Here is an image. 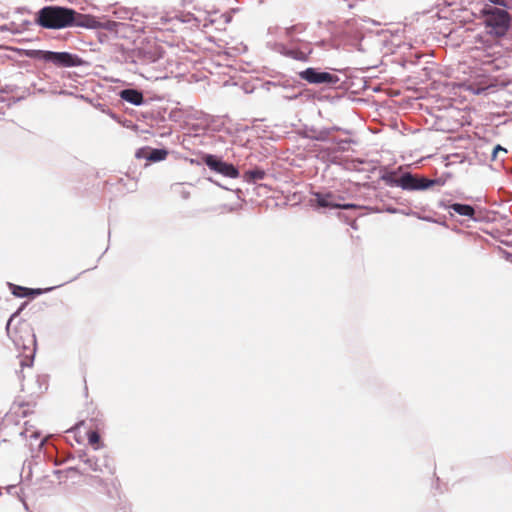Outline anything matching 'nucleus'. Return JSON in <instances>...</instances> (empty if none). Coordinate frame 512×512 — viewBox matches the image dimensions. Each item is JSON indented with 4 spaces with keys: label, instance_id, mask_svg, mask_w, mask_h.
Returning <instances> with one entry per match:
<instances>
[{
    "label": "nucleus",
    "instance_id": "1",
    "mask_svg": "<svg viewBox=\"0 0 512 512\" xmlns=\"http://www.w3.org/2000/svg\"><path fill=\"white\" fill-rule=\"evenodd\" d=\"M34 21L45 29L54 30L94 26V21L88 17V14L79 13L73 8L58 5L42 7L36 13Z\"/></svg>",
    "mask_w": 512,
    "mask_h": 512
},
{
    "label": "nucleus",
    "instance_id": "2",
    "mask_svg": "<svg viewBox=\"0 0 512 512\" xmlns=\"http://www.w3.org/2000/svg\"><path fill=\"white\" fill-rule=\"evenodd\" d=\"M304 31L301 24L292 25L284 29V38L288 41V45L282 42H267V47L272 51L279 53L285 57L300 61L308 62L310 55L313 53L310 42H306L297 37Z\"/></svg>",
    "mask_w": 512,
    "mask_h": 512
},
{
    "label": "nucleus",
    "instance_id": "3",
    "mask_svg": "<svg viewBox=\"0 0 512 512\" xmlns=\"http://www.w3.org/2000/svg\"><path fill=\"white\" fill-rule=\"evenodd\" d=\"M380 179L389 187H399L405 191H424L435 185L441 186L445 183L440 178L429 179L410 171H402L401 168L385 172Z\"/></svg>",
    "mask_w": 512,
    "mask_h": 512
},
{
    "label": "nucleus",
    "instance_id": "4",
    "mask_svg": "<svg viewBox=\"0 0 512 512\" xmlns=\"http://www.w3.org/2000/svg\"><path fill=\"white\" fill-rule=\"evenodd\" d=\"M20 312L21 308H19L10 316L6 324V333L17 348L29 350V354L25 356V359L20 360V365L22 367H31L35 354L36 336L32 327L25 322L20 323L19 326L12 327L13 321L20 314Z\"/></svg>",
    "mask_w": 512,
    "mask_h": 512
},
{
    "label": "nucleus",
    "instance_id": "5",
    "mask_svg": "<svg viewBox=\"0 0 512 512\" xmlns=\"http://www.w3.org/2000/svg\"><path fill=\"white\" fill-rule=\"evenodd\" d=\"M484 23L487 33L496 37L504 36L511 23V17L505 9L486 7Z\"/></svg>",
    "mask_w": 512,
    "mask_h": 512
},
{
    "label": "nucleus",
    "instance_id": "6",
    "mask_svg": "<svg viewBox=\"0 0 512 512\" xmlns=\"http://www.w3.org/2000/svg\"><path fill=\"white\" fill-rule=\"evenodd\" d=\"M88 17L94 21L93 27H84L85 29H105L108 31H114L117 34H123L127 37L128 33H140L144 32V25L141 21L136 20V23H123L112 20H106L100 22L95 16L88 14Z\"/></svg>",
    "mask_w": 512,
    "mask_h": 512
},
{
    "label": "nucleus",
    "instance_id": "7",
    "mask_svg": "<svg viewBox=\"0 0 512 512\" xmlns=\"http://www.w3.org/2000/svg\"><path fill=\"white\" fill-rule=\"evenodd\" d=\"M202 161L211 171L224 177L236 179L240 176L239 169L234 164L223 160L218 155L204 154Z\"/></svg>",
    "mask_w": 512,
    "mask_h": 512
},
{
    "label": "nucleus",
    "instance_id": "8",
    "mask_svg": "<svg viewBox=\"0 0 512 512\" xmlns=\"http://www.w3.org/2000/svg\"><path fill=\"white\" fill-rule=\"evenodd\" d=\"M47 63L53 64L57 68H72L89 66L90 63L78 54L67 51H48Z\"/></svg>",
    "mask_w": 512,
    "mask_h": 512
},
{
    "label": "nucleus",
    "instance_id": "9",
    "mask_svg": "<svg viewBox=\"0 0 512 512\" xmlns=\"http://www.w3.org/2000/svg\"><path fill=\"white\" fill-rule=\"evenodd\" d=\"M298 75L302 80L314 85L325 84L332 87L340 81V78L336 74L322 71L321 69L314 67H308L300 71Z\"/></svg>",
    "mask_w": 512,
    "mask_h": 512
},
{
    "label": "nucleus",
    "instance_id": "10",
    "mask_svg": "<svg viewBox=\"0 0 512 512\" xmlns=\"http://www.w3.org/2000/svg\"><path fill=\"white\" fill-rule=\"evenodd\" d=\"M168 151L165 148H149L143 147L136 151L135 157L138 159H146L150 162H159L166 159Z\"/></svg>",
    "mask_w": 512,
    "mask_h": 512
},
{
    "label": "nucleus",
    "instance_id": "11",
    "mask_svg": "<svg viewBox=\"0 0 512 512\" xmlns=\"http://www.w3.org/2000/svg\"><path fill=\"white\" fill-rule=\"evenodd\" d=\"M312 195L314 196L315 202L318 207L325 208V209H338L340 207V203L336 201L338 196H336L332 192H313Z\"/></svg>",
    "mask_w": 512,
    "mask_h": 512
},
{
    "label": "nucleus",
    "instance_id": "12",
    "mask_svg": "<svg viewBox=\"0 0 512 512\" xmlns=\"http://www.w3.org/2000/svg\"><path fill=\"white\" fill-rule=\"evenodd\" d=\"M195 9L203 10L205 12L206 17L204 20L206 22L203 24L204 27H207L208 25H214L219 21L217 18L213 17L218 13L213 0H199V3L197 6H195Z\"/></svg>",
    "mask_w": 512,
    "mask_h": 512
},
{
    "label": "nucleus",
    "instance_id": "13",
    "mask_svg": "<svg viewBox=\"0 0 512 512\" xmlns=\"http://www.w3.org/2000/svg\"><path fill=\"white\" fill-rule=\"evenodd\" d=\"M118 95L122 100L134 106H141L145 103V98L142 91L135 88L122 89L119 91Z\"/></svg>",
    "mask_w": 512,
    "mask_h": 512
},
{
    "label": "nucleus",
    "instance_id": "14",
    "mask_svg": "<svg viewBox=\"0 0 512 512\" xmlns=\"http://www.w3.org/2000/svg\"><path fill=\"white\" fill-rule=\"evenodd\" d=\"M113 14L116 18L122 20H129L128 23H136L137 16L140 14L136 9L127 8L124 6H115Z\"/></svg>",
    "mask_w": 512,
    "mask_h": 512
},
{
    "label": "nucleus",
    "instance_id": "15",
    "mask_svg": "<svg viewBox=\"0 0 512 512\" xmlns=\"http://www.w3.org/2000/svg\"><path fill=\"white\" fill-rule=\"evenodd\" d=\"M135 56L143 64L155 63L161 57V55L159 54V52L156 49L147 50L145 48L137 49L135 52Z\"/></svg>",
    "mask_w": 512,
    "mask_h": 512
},
{
    "label": "nucleus",
    "instance_id": "16",
    "mask_svg": "<svg viewBox=\"0 0 512 512\" xmlns=\"http://www.w3.org/2000/svg\"><path fill=\"white\" fill-rule=\"evenodd\" d=\"M447 208L461 216H465V217L475 220L476 211H475V208L470 204L455 202V203L450 204Z\"/></svg>",
    "mask_w": 512,
    "mask_h": 512
},
{
    "label": "nucleus",
    "instance_id": "17",
    "mask_svg": "<svg viewBox=\"0 0 512 512\" xmlns=\"http://www.w3.org/2000/svg\"><path fill=\"white\" fill-rule=\"evenodd\" d=\"M79 459L87 465L88 469L94 472H103V467L105 466L102 461H100L95 456H89L86 453H82L79 455Z\"/></svg>",
    "mask_w": 512,
    "mask_h": 512
},
{
    "label": "nucleus",
    "instance_id": "18",
    "mask_svg": "<svg viewBox=\"0 0 512 512\" xmlns=\"http://www.w3.org/2000/svg\"><path fill=\"white\" fill-rule=\"evenodd\" d=\"M48 51L49 50L20 49L19 53L22 56L47 63Z\"/></svg>",
    "mask_w": 512,
    "mask_h": 512
},
{
    "label": "nucleus",
    "instance_id": "19",
    "mask_svg": "<svg viewBox=\"0 0 512 512\" xmlns=\"http://www.w3.org/2000/svg\"><path fill=\"white\" fill-rule=\"evenodd\" d=\"M266 176V172L262 168H255L251 170H247L243 174V180L249 184L255 183L258 180L264 179Z\"/></svg>",
    "mask_w": 512,
    "mask_h": 512
},
{
    "label": "nucleus",
    "instance_id": "20",
    "mask_svg": "<svg viewBox=\"0 0 512 512\" xmlns=\"http://www.w3.org/2000/svg\"><path fill=\"white\" fill-rule=\"evenodd\" d=\"M308 138L314 141L326 142L330 140V131L327 128L313 129Z\"/></svg>",
    "mask_w": 512,
    "mask_h": 512
},
{
    "label": "nucleus",
    "instance_id": "21",
    "mask_svg": "<svg viewBox=\"0 0 512 512\" xmlns=\"http://www.w3.org/2000/svg\"><path fill=\"white\" fill-rule=\"evenodd\" d=\"M8 284H9L11 292L14 296L20 297V298L28 297V288L27 287L15 285L12 283H8Z\"/></svg>",
    "mask_w": 512,
    "mask_h": 512
},
{
    "label": "nucleus",
    "instance_id": "22",
    "mask_svg": "<svg viewBox=\"0 0 512 512\" xmlns=\"http://www.w3.org/2000/svg\"><path fill=\"white\" fill-rule=\"evenodd\" d=\"M61 285L55 286V287H48V288H28V297H35L39 296L41 294L47 293L55 289L56 287H60Z\"/></svg>",
    "mask_w": 512,
    "mask_h": 512
},
{
    "label": "nucleus",
    "instance_id": "23",
    "mask_svg": "<svg viewBox=\"0 0 512 512\" xmlns=\"http://www.w3.org/2000/svg\"><path fill=\"white\" fill-rule=\"evenodd\" d=\"M21 437L24 438H30L34 440H39L40 438V432L36 430H32L30 427H26L24 431L20 432L19 434Z\"/></svg>",
    "mask_w": 512,
    "mask_h": 512
},
{
    "label": "nucleus",
    "instance_id": "24",
    "mask_svg": "<svg viewBox=\"0 0 512 512\" xmlns=\"http://www.w3.org/2000/svg\"><path fill=\"white\" fill-rule=\"evenodd\" d=\"M329 141L334 144H337L342 150L345 149L344 145L350 144L353 142L351 139H336V138H333V139L330 138Z\"/></svg>",
    "mask_w": 512,
    "mask_h": 512
},
{
    "label": "nucleus",
    "instance_id": "25",
    "mask_svg": "<svg viewBox=\"0 0 512 512\" xmlns=\"http://www.w3.org/2000/svg\"><path fill=\"white\" fill-rule=\"evenodd\" d=\"M88 441L90 444H98L100 442V435L96 431H91L88 434Z\"/></svg>",
    "mask_w": 512,
    "mask_h": 512
},
{
    "label": "nucleus",
    "instance_id": "26",
    "mask_svg": "<svg viewBox=\"0 0 512 512\" xmlns=\"http://www.w3.org/2000/svg\"><path fill=\"white\" fill-rule=\"evenodd\" d=\"M492 4L498 5L507 9H512L508 4V0H489Z\"/></svg>",
    "mask_w": 512,
    "mask_h": 512
},
{
    "label": "nucleus",
    "instance_id": "27",
    "mask_svg": "<svg viewBox=\"0 0 512 512\" xmlns=\"http://www.w3.org/2000/svg\"><path fill=\"white\" fill-rule=\"evenodd\" d=\"M358 208H360V206H358L357 204H354V203H344V204L340 203V207H338V209H344V210L358 209Z\"/></svg>",
    "mask_w": 512,
    "mask_h": 512
},
{
    "label": "nucleus",
    "instance_id": "28",
    "mask_svg": "<svg viewBox=\"0 0 512 512\" xmlns=\"http://www.w3.org/2000/svg\"><path fill=\"white\" fill-rule=\"evenodd\" d=\"M102 112L110 116L116 122H120L119 117L111 109L102 108Z\"/></svg>",
    "mask_w": 512,
    "mask_h": 512
},
{
    "label": "nucleus",
    "instance_id": "29",
    "mask_svg": "<svg viewBox=\"0 0 512 512\" xmlns=\"http://www.w3.org/2000/svg\"><path fill=\"white\" fill-rule=\"evenodd\" d=\"M219 20L221 21L222 25H226L227 23H229L231 21V17L226 16L225 14H221L219 16Z\"/></svg>",
    "mask_w": 512,
    "mask_h": 512
},
{
    "label": "nucleus",
    "instance_id": "30",
    "mask_svg": "<svg viewBox=\"0 0 512 512\" xmlns=\"http://www.w3.org/2000/svg\"><path fill=\"white\" fill-rule=\"evenodd\" d=\"M265 85H267V86L271 85V86H273L276 89L286 88V86L283 85V84L276 83V82H271V81L266 82Z\"/></svg>",
    "mask_w": 512,
    "mask_h": 512
},
{
    "label": "nucleus",
    "instance_id": "31",
    "mask_svg": "<svg viewBox=\"0 0 512 512\" xmlns=\"http://www.w3.org/2000/svg\"><path fill=\"white\" fill-rule=\"evenodd\" d=\"M327 130H329V131H330V135H331L334 131H343V132H345V133H347V134H349V133H350L348 130H346V129H342V128L338 127V126L328 127V128H327Z\"/></svg>",
    "mask_w": 512,
    "mask_h": 512
},
{
    "label": "nucleus",
    "instance_id": "32",
    "mask_svg": "<svg viewBox=\"0 0 512 512\" xmlns=\"http://www.w3.org/2000/svg\"><path fill=\"white\" fill-rule=\"evenodd\" d=\"M209 180H210L212 183H214L215 185H217V186L221 187L222 189L233 191V189H231V188H229V187H226V186L222 185L221 183H219V182H217V181L213 180L212 178H209Z\"/></svg>",
    "mask_w": 512,
    "mask_h": 512
},
{
    "label": "nucleus",
    "instance_id": "33",
    "mask_svg": "<svg viewBox=\"0 0 512 512\" xmlns=\"http://www.w3.org/2000/svg\"><path fill=\"white\" fill-rule=\"evenodd\" d=\"M493 151H495L496 153H498L499 151H502L504 153L507 152V150L505 148H503L501 145H496L493 149Z\"/></svg>",
    "mask_w": 512,
    "mask_h": 512
},
{
    "label": "nucleus",
    "instance_id": "34",
    "mask_svg": "<svg viewBox=\"0 0 512 512\" xmlns=\"http://www.w3.org/2000/svg\"><path fill=\"white\" fill-rule=\"evenodd\" d=\"M223 209L227 210L228 212H232L235 210V207L229 206V205H223Z\"/></svg>",
    "mask_w": 512,
    "mask_h": 512
},
{
    "label": "nucleus",
    "instance_id": "35",
    "mask_svg": "<svg viewBox=\"0 0 512 512\" xmlns=\"http://www.w3.org/2000/svg\"><path fill=\"white\" fill-rule=\"evenodd\" d=\"M44 443H45V439H41V440L39 441L38 445H37V449H38V450H41V449H42V447H43V445H44Z\"/></svg>",
    "mask_w": 512,
    "mask_h": 512
},
{
    "label": "nucleus",
    "instance_id": "36",
    "mask_svg": "<svg viewBox=\"0 0 512 512\" xmlns=\"http://www.w3.org/2000/svg\"><path fill=\"white\" fill-rule=\"evenodd\" d=\"M386 211H387V212H389V213L394 214V213H396V212H397V209H396V208H393V207H388V208L386 209Z\"/></svg>",
    "mask_w": 512,
    "mask_h": 512
},
{
    "label": "nucleus",
    "instance_id": "37",
    "mask_svg": "<svg viewBox=\"0 0 512 512\" xmlns=\"http://www.w3.org/2000/svg\"><path fill=\"white\" fill-rule=\"evenodd\" d=\"M297 94H294V95H290V96H285L287 99H295L297 98Z\"/></svg>",
    "mask_w": 512,
    "mask_h": 512
},
{
    "label": "nucleus",
    "instance_id": "38",
    "mask_svg": "<svg viewBox=\"0 0 512 512\" xmlns=\"http://www.w3.org/2000/svg\"><path fill=\"white\" fill-rule=\"evenodd\" d=\"M234 191L237 193V197L240 198L239 194L242 193L241 189L238 188V189H236Z\"/></svg>",
    "mask_w": 512,
    "mask_h": 512
},
{
    "label": "nucleus",
    "instance_id": "39",
    "mask_svg": "<svg viewBox=\"0 0 512 512\" xmlns=\"http://www.w3.org/2000/svg\"><path fill=\"white\" fill-rule=\"evenodd\" d=\"M496 157H497V153L495 151H493L492 152V159L494 160V159H496Z\"/></svg>",
    "mask_w": 512,
    "mask_h": 512
},
{
    "label": "nucleus",
    "instance_id": "40",
    "mask_svg": "<svg viewBox=\"0 0 512 512\" xmlns=\"http://www.w3.org/2000/svg\"><path fill=\"white\" fill-rule=\"evenodd\" d=\"M496 157H497V153L495 151H493L492 152V159L494 160V159H496Z\"/></svg>",
    "mask_w": 512,
    "mask_h": 512
},
{
    "label": "nucleus",
    "instance_id": "41",
    "mask_svg": "<svg viewBox=\"0 0 512 512\" xmlns=\"http://www.w3.org/2000/svg\"><path fill=\"white\" fill-rule=\"evenodd\" d=\"M508 4L510 5V7L512 8V0H508Z\"/></svg>",
    "mask_w": 512,
    "mask_h": 512
},
{
    "label": "nucleus",
    "instance_id": "42",
    "mask_svg": "<svg viewBox=\"0 0 512 512\" xmlns=\"http://www.w3.org/2000/svg\"><path fill=\"white\" fill-rule=\"evenodd\" d=\"M24 507H25L26 510H28V506H27V504L25 502H24Z\"/></svg>",
    "mask_w": 512,
    "mask_h": 512
},
{
    "label": "nucleus",
    "instance_id": "43",
    "mask_svg": "<svg viewBox=\"0 0 512 512\" xmlns=\"http://www.w3.org/2000/svg\"><path fill=\"white\" fill-rule=\"evenodd\" d=\"M6 29H7L6 26L1 27V30H6Z\"/></svg>",
    "mask_w": 512,
    "mask_h": 512
}]
</instances>
